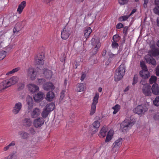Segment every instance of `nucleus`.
I'll return each mask as SVG.
<instances>
[{"label": "nucleus", "instance_id": "1", "mask_svg": "<svg viewBox=\"0 0 159 159\" xmlns=\"http://www.w3.org/2000/svg\"><path fill=\"white\" fill-rule=\"evenodd\" d=\"M157 45L159 47V40L157 42ZM148 54L145 57L147 62L151 64L153 66H156V62L155 60L152 57L156 56L159 54V49L154 48L149 51Z\"/></svg>", "mask_w": 159, "mask_h": 159}, {"label": "nucleus", "instance_id": "2", "mask_svg": "<svg viewBox=\"0 0 159 159\" xmlns=\"http://www.w3.org/2000/svg\"><path fill=\"white\" fill-rule=\"evenodd\" d=\"M55 107V104L53 103H51L47 105L41 113L42 118L43 119L46 118L49 113L54 110Z\"/></svg>", "mask_w": 159, "mask_h": 159}, {"label": "nucleus", "instance_id": "3", "mask_svg": "<svg viewBox=\"0 0 159 159\" xmlns=\"http://www.w3.org/2000/svg\"><path fill=\"white\" fill-rule=\"evenodd\" d=\"M91 43L93 48V53L94 55L95 54L101 47V43L100 42L99 39L97 37H95L92 39Z\"/></svg>", "mask_w": 159, "mask_h": 159}, {"label": "nucleus", "instance_id": "4", "mask_svg": "<svg viewBox=\"0 0 159 159\" xmlns=\"http://www.w3.org/2000/svg\"><path fill=\"white\" fill-rule=\"evenodd\" d=\"M125 73V68L123 65H120L116 70L114 75V80L117 81L120 80L123 77Z\"/></svg>", "mask_w": 159, "mask_h": 159}, {"label": "nucleus", "instance_id": "5", "mask_svg": "<svg viewBox=\"0 0 159 159\" xmlns=\"http://www.w3.org/2000/svg\"><path fill=\"white\" fill-rule=\"evenodd\" d=\"M134 124L132 120L126 119L121 124L120 129L122 132H125L130 129Z\"/></svg>", "mask_w": 159, "mask_h": 159}, {"label": "nucleus", "instance_id": "6", "mask_svg": "<svg viewBox=\"0 0 159 159\" xmlns=\"http://www.w3.org/2000/svg\"><path fill=\"white\" fill-rule=\"evenodd\" d=\"M44 55L42 53L38 54L35 57V61L38 68H42L43 66L44 60Z\"/></svg>", "mask_w": 159, "mask_h": 159}, {"label": "nucleus", "instance_id": "7", "mask_svg": "<svg viewBox=\"0 0 159 159\" xmlns=\"http://www.w3.org/2000/svg\"><path fill=\"white\" fill-rule=\"evenodd\" d=\"M149 105L148 103L139 105L134 108L133 111L134 112L139 114H142L148 109Z\"/></svg>", "mask_w": 159, "mask_h": 159}, {"label": "nucleus", "instance_id": "8", "mask_svg": "<svg viewBox=\"0 0 159 159\" xmlns=\"http://www.w3.org/2000/svg\"><path fill=\"white\" fill-rule=\"evenodd\" d=\"M122 138H120L116 140L112 146L111 152L114 153L118 151L122 145Z\"/></svg>", "mask_w": 159, "mask_h": 159}, {"label": "nucleus", "instance_id": "9", "mask_svg": "<svg viewBox=\"0 0 159 159\" xmlns=\"http://www.w3.org/2000/svg\"><path fill=\"white\" fill-rule=\"evenodd\" d=\"M44 120L42 117H38L34 119L33 122L34 126L36 128L40 127L44 123Z\"/></svg>", "mask_w": 159, "mask_h": 159}, {"label": "nucleus", "instance_id": "10", "mask_svg": "<svg viewBox=\"0 0 159 159\" xmlns=\"http://www.w3.org/2000/svg\"><path fill=\"white\" fill-rule=\"evenodd\" d=\"M27 87L29 91L32 93L37 92L39 90V87L35 84L32 83L29 84L27 85Z\"/></svg>", "mask_w": 159, "mask_h": 159}, {"label": "nucleus", "instance_id": "11", "mask_svg": "<svg viewBox=\"0 0 159 159\" xmlns=\"http://www.w3.org/2000/svg\"><path fill=\"white\" fill-rule=\"evenodd\" d=\"M40 68L39 70V72H43V76L47 80H50L52 77V71L46 69L44 70H42Z\"/></svg>", "mask_w": 159, "mask_h": 159}, {"label": "nucleus", "instance_id": "12", "mask_svg": "<svg viewBox=\"0 0 159 159\" xmlns=\"http://www.w3.org/2000/svg\"><path fill=\"white\" fill-rule=\"evenodd\" d=\"M27 75L30 77L31 80H34L36 79V74L34 69L32 67H30L27 72Z\"/></svg>", "mask_w": 159, "mask_h": 159}, {"label": "nucleus", "instance_id": "13", "mask_svg": "<svg viewBox=\"0 0 159 159\" xmlns=\"http://www.w3.org/2000/svg\"><path fill=\"white\" fill-rule=\"evenodd\" d=\"M22 104L21 102H18L16 103L12 110V113L15 115L18 113L22 107Z\"/></svg>", "mask_w": 159, "mask_h": 159}, {"label": "nucleus", "instance_id": "14", "mask_svg": "<svg viewBox=\"0 0 159 159\" xmlns=\"http://www.w3.org/2000/svg\"><path fill=\"white\" fill-rule=\"evenodd\" d=\"M142 91L143 93L146 96H150L151 94L150 90V86L149 85H145L142 87Z\"/></svg>", "mask_w": 159, "mask_h": 159}, {"label": "nucleus", "instance_id": "15", "mask_svg": "<svg viewBox=\"0 0 159 159\" xmlns=\"http://www.w3.org/2000/svg\"><path fill=\"white\" fill-rule=\"evenodd\" d=\"M100 126V123L99 121H95L92 124L91 127V130L93 134H95L98 131V129Z\"/></svg>", "mask_w": 159, "mask_h": 159}, {"label": "nucleus", "instance_id": "16", "mask_svg": "<svg viewBox=\"0 0 159 159\" xmlns=\"http://www.w3.org/2000/svg\"><path fill=\"white\" fill-rule=\"evenodd\" d=\"M70 35L69 30L66 27L65 28L61 31V38L63 39H66L68 38Z\"/></svg>", "mask_w": 159, "mask_h": 159}, {"label": "nucleus", "instance_id": "17", "mask_svg": "<svg viewBox=\"0 0 159 159\" xmlns=\"http://www.w3.org/2000/svg\"><path fill=\"white\" fill-rule=\"evenodd\" d=\"M41 113L40 109L37 108H34L31 112L30 115L32 118H35L39 116Z\"/></svg>", "mask_w": 159, "mask_h": 159}, {"label": "nucleus", "instance_id": "18", "mask_svg": "<svg viewBox=\"0 0 159 159\" xmlns=\"http://www.w3.org/2000/svg\"><path fill=\"white\" fill-rule=\"evenodd\" d=\"M19 79V78L17 76H13L7 81V83L10 87L17 82Z\"/></svg>", "mask_w": 159, "mask_h": 159}, {"label": "nucleus", "instance_id": "19", "mask_svg": "<svg viewBox=\"0 0 159 159\" xmlns=\"http://www.w3.org/2000/svg\"><path fill=\"white\" fill-rule=\"evenodd\" d=\"M43 88L46 90H53L55 89V87L51 82H48L43 84Z\"/></svg>", "mask_w": 159, "mask_h": 159}, {"label": "nucleus", "instance_id": "20", "mask_svg": "<svg viewBox=\"0 0 159 159\" xmlns=\"http://www.w3.org/2000/svg\"><path fill=\"white\" fill-rule=\"evenodd\" d=\"M44 95L43 92H39L33 97L35 101L38 102L42 100L43 98Z\"/></svg>", "mask_w": 159, "mask_h": 159}, {"label": "nucleus", "instance_id": "21", "mask_svg": "<svg viewBox=\"0 0 159 159\" xmlns=\"http://www.w3.org/2000/svg\"><path fill=\"white\" fill-rule=\"evenodd\" d=\"M22 125L26 127L31 126L32 123V120L30 118H25L21 122Z\"/></svg>", "mask_w": 159, "mask_h": 159}, {"label": "nucleus", "instance_id": "22", "mask_svg": "<svg viewBox=\"0 0 159 159\" xmlns=\"http://www.w3.org/2000/svg\"><path fill=\"white\" fill-rule=\"evenodd\" d=\"M26 6V2L25 1H22L19 5L16 11L19 14H20L22 12Z\"/></svg>", "mask_w": 159, "mask_h": 159}, {"label": "nucleus", "instance_id": "23", "mask_svg": "<svg viewBox=\"0 0 159 159\" xmlns=\"http://www.w3.org/2000/svg\"><path fill=\"white\" fill-rule=\"evenodd\" d=\"M152 93L155 95H159V87L158 84L156 83L154 84L152 86L151 88Z\"/></svg>", "mask_w": 159, "mask_h": 159}, {"label": "nucleus", "instance_id": "24", "mask_svg": "<svg viewBox=\"0 0 159 159\" xmlns=\"http://www.w3.org/2000/svg\"><path fill=\"white\" fill-rule=\"evenodd\" d=\"M7 81L4 80L0 83V93L3 92L4 90L9 87Z\"/></svg>", "mask_w": 159, "mask_h": 159}, {"label": "nucleus", "instance_id": "25", "mask_svg": "<svg viewBox=\"0 0 159 159\" xmlns=\"http://www.w3.org/2000/svg\"><path fill=\"white\" fill-rule=\"evenodd\" d=\"M140 76L144 79L148 78L149 76V73L148 69L142 70L139 72Z\"/></svg>", "mask_w": 159, "mask_h": 159}, {"label": "nucleus", "instance_id": "26", "mask_svg": "<svg viewBox=\"0 0 159 159\" xmlns=\"http://www.w3.org/2000/svg\"><path fill=\"white\" fill-rule=\"evenodd\" d=\"M85 84L83 83H78L76 85V91L77 92H80L84 90Z\"/></svg>", "mask_w": 159, "mask_h": 159}, {"label": "nucleus", "instance_id": "27", "mask_svg": "<svg viewBox=\"0 0 159 159\" xmlns=\"http://www.w3.org/2000/svg\"><path fill=\"white\" fill-rule=\"evenodd\" d=\"M114 134V131L113 130L111 129L108 132L105 140L106 142H108L111 140Z\"/></svg>", "mask_w": 159, "mask_h": 159}, {"label": "nucleus", "instance_id": "28", "mask_svg": "<svg viewBox=\"0 0 159 159\" xmlns=\"http://www.w3.org/2000/svg\"><path fill=\"white\" fill-rule=\"evenodd\" d=\"M54 97V93L52 91H50L47 93L46 99L48 101H51L53 100Z\"/></svg>", "mask_w": 159, "mask_h": 159}, {"label": "nucleus", "instance_id": "29", "mask_svg": "<svg viewBox=\"0 0 159 159\" xmlns=\"http://www.w3.org/2000/svg\"><path fill=\"white\" fill-rule=\"evenodd\" d=\"M26 101L28 106V109L32 108L33 106V101L32 98L29 96H28L26 98Z\"/></svg>", "mask_w": 159, "mask_h": 159}, {"label": "nucleus", "instance_id": "30", "mask_svg": "<svg viewBox=\"0 0 159 159\" xmlns=\"http://www.w3.org/2000/svg\"><path fill=\"white\" fill-rule=\"evenodd\" d=\"M107 129L105 127H103L100 130L98 134V136L100 138L104 137L106 134Z\"/></svg>", "mask_w": 159, "mask_h": 159}, {"label": "nucleus", "instance_id": "31", "mask_svg": "<svg viewBox=\"0 0 159 159\" xmlns=\"http://www.w3.org/2000/svg\"><path fill=\"white\" fill-rule=\"evenodd\" d=\"M22 28V25L20 23H17L13 29V32L14 33L19 32Z\"/></svg>", "mask_w": 159, "mask_h": 159}, {"label": "nucleus", "instance_id": "32", "mask_svg": "<svg viewBox=\"0 0 159 159\" xmlns=\"http://www.w3.org/2000/svg\"><path fill=\"white\" fill-rule=\"evenodd\" d=\"M99 98V94L98 92L95 93V94L94 97L92 100V105H96L98 102V100Z\"/></svg>", "mask_w": 159, "mask_h": 159}, {"label": "nucleus", "instance_id": "33", "mask_svg": "<svg viewBox=\"0 0 159 159\" xmlns=\"http://www.w3.org/2000/svg\"><path fill=\"white\" fill-rule=\"evenodd\" d=\"M92 32V30L90 27H89L85 29L84 31V36L86 38H89L90 34Z\"/></svg>", "mask_w": 159, "mask_h": 159}, {"label": "nucleus", "instance_id": "34", "mask_svg": "<svg viewBox=\"0 0 159 159\" xmlns=\"http://www.w3.org/2000/svg\"><path fill=\"white\" fill-rule=\"evenodd\" d=\"M18 134L22 139H26L28 137L29 134L24 131H19Z\"/></svg>", "mask_w": 159, "mask_h": 159}, {"label": "nucleus", "instance_id": "35", "mask_svg": "<svg viewBox=\"0 0 159 159\" xmlns=\"http://www.w3.org/2000/svg\"><path fill=\"white\" fill-rule=\"evenodd\" d=\"M120 109V107L118 104H116L115 106L112 107V109L114 110L113 114H115L119 111Z\"/></svg>", "mask_w": 159, "mask_h": 159}, {"label": "nucleus", "instance_id": "36", "mask_svg": "<svg viewBox=\"0 0 159 159\" xmlns=\"http://www.w3.org/2000/svg\"><path fill=\"white\" fill-rule=\"evenodd\" d=\"M20 69V68L19 67L13 69L7 72L6 75H9L13 74L19 70Z\"/></svg>", "mask_w": 159, "mask_h": 159}, {"label": "nucleus", "instance_id": "37", "mask_svg": "<svg viewBox=\"0 0 159 159\" xmlns=\"http://www.w3.org/2000/svg\"><path fill=\"white\" fill-rule=\"evenodd\" d=\"M96 105H91V108L90 112V115H93L95 112Z\"/></svg>", "mask_w": 159, "mask_h": 159}, {"label": "nucleus", "instance_id": "38", "mask_svg": "<svg viewBox=\"0 0 159 159\" xmlns=\"http://www.w3.org/2000/svg\"><path fill=\"white\" fill-rule=\"evenodd\" d=\"M118 41V40H116L115 41H112L111 44V47L112 48L115 49L118 48L119 45L117 42Z\"/></svg>", "mask_w": 159, "mask_h": 159}, {"label": "nucleus", "instance_id": "39", "mask_svg": "<svg viewBox=\"0 0 159 159\" xmlns=\"http://www.w3.org/2000/svg\"><path fill=\"white\" fill-rule=\"evenodd\" d=\"M157 80V77L155 76H152L149 80V82L150 84H152L156 82Z\"/></svg>", "mask_w": 159, "mask_h": 159}, {"label": "nucleus", "instance_id": "40", "mask_svg": "<svg viewBox=\"0 0 159 159\" xmlns=\"http://www.w3.org/2000/svg\"><path fill=\"white\" fill-rule=\"evenodd\" d=\"M129 17V16H121L119 18L118 20L120 21H125L127 20Z\"/></svg>", "mask_w": 159, "mask_h": 159}, {"label": "nucleus", "instance_id": "41", "mask_svg": "<svg viewBox=\"0 0 159 159\" xmlns=\"http://www.w3.org/2000/svg\"><path fill=\"white\" fill-rule=\"evenodd\" d=\"M6 56V52L4 51H2L0 52V60L3 59Z\"/></svg>", "mask_w": 159, "mask_h": 159}, {"label": "nucleus", "instance_id": "42", "mask_svg": "<svg viewBox=\"0 0 159 159\" xmlns=\"http://www.w3.org/2000/svg\"><path fill=\"white\" fill-rule=\"evenodd\" d=\"M154 104L158 106H159V96L157 97L153 101Z\"/></svg>", "mask_w": 159, "mask_h": 159}, {"label": "nucleus", "instance_id": "43", "mask_svg": "<svg viewBox=\"0 0 159 159\" xmlns=\"http://www.w3.org/2000/svg\"><path fill=\"white\" fill-rule=\"evenodd\" d=\"M138 77L137 75H135L134 77L133 80L132 85H134L136 84L138 82Z\"/></svg>", "mask_w": 159, "mask_h": 159}, {"label": "nucleus", "instance_id": "44", "mask_svg": "<svg viewBox=\"0 0 159 159\" xmlns=\"http://www.w3.org/2000/svg\"><path fill=\"white\" fill-rule=\"evenodd\" d=\"M140 66L142 70L148 69L145 65V62L143 61H140Z\"/></svg>", "mask_w": 159, "mask_h": 159}, {"label": "nucleus", "instance_id": "45", "mask_svg": "<svg viewBox=\"0 0 159 159\" xmlns=\"http://www.w3.org/2000/svg\"><path fill=\"white\" fill-rule=\"evenodd\" d=\"M154 12L159 16V6L156 7L153 9Z\"/></svg>", "mask_w": 159, "mask_h": 159}, {"label": "nucleus", "instance_id": "46", "mask_svg": "<svg viewBox=\"0 0 159 159\" xmlns=\"http://www.w3.org/2000/svg\"><path fill=\"white\" fill-rule=\"evenodd\" d=\"M129 0H119V3L121 5H124L126 4Z\"/></svg>", "mask_w": 159, "mask_h": 159}, {"label": "nucleus", "instance_id": "47", "mask_svg": "<svg viewBox=\"0 0 159 159\" xmlns=\"http://www.w3.org/2000/svg\"><path fill=\"white\" fill-rule=\"evenodd\" d=\"M37 80V83L39 85L42 84L45 81V80L43 79H38Z\"/></svg>", "mask_w": 159, "mask_h": 159}, {"label": "nucleus", "instance_id": "48", "mask_svg": "<svg viewBox=\"0 0 159 159\" xmlns=\"http://www.w3.org/2000/svg\"><path fill=\"white\" fill-rule=\"evenodd\" d=\"M29 132L32 134H34L36 133V131L33 127H31L29 129Z\"/></svg>", "mask_w": 159, "mask_h": 159}, {"label": "nucleus", "instance_id": "49", "mask_svg": "<svg viewBox=\"0 0 159 159\" xmlns=\"http://www.w3.org/2000/svg\"><path fill=\"white\" fill-rule=\"evenodd\" d=\"M123 27V25L121 23H118L116 25L117 29H120Z\"/></svg>", "mask_w": 159, "mask_h": 159}, {"label": "nucleus", "instance_id": "50", "mask_svg": "<svg viewBox=\"0 0 159 159\" xmlns=\"http://www.w3.org/2000/svg\"><path fill=\"white\" fill-rule=\"evenodd\" d=\"M117 55V54H114L111 52L109 53V57L111 58L115 57Z\"/></svg>", "mask_w": 159, "mask_h": 159}, {"label": "nucleus", "instance_id": "51", "mask_svg": "<svg viewBox=\"0 0 159 159\" xmlns=\"http://www.w3.org/2000/svg\"><path fill=\"white\" fill-rule=\"evenodd\" d=\"M25 85L24 83H19L18 85L19 89H23Z\"/></svg>", "mask_w": 159, "mask_h": 159}, {"label": "nucleus", "instance_id": "52", "mask_svg": "<svg viewBox=\"0 0 159 159\" xmlns=\"http://www.w3.org/2000/svg\"><path fill=\"white\" fill-rule=\"evenodd\" d=\"M113 40L114 41L116 40H118L119 41V35L116 34L114 35L113 37Z\"/></svg>", "mask_w": 159, "mask_h": 159}, {"label": "nucleus", "instance_id": "53", "mask_svg": "<svg viewBox=\"0 0 159 159\" xmlns=\"http://www.w3.org/2000/svg\"><path fill=\"white\" fill-rule=\"evenodd\" d=\"M140 83L141 85H143V86H144L145 85H148V84L147 83L146 81H145V80H142L140 82Z\"/></svg>", "mask_w": 159, "mask_h": 159}, {"label": "nucleus", "instance_id": "54", "mask_svg": "<svg viewBox=\"0 0 159 159\" xmlns=\"http://www.w3.org/2000/svg\"><path fill=\"white\" fill-rule=\"evenodd\" d=\"M7 159H16L14 154H11L9 155L7 157Z\"/></svg>", "mask_w": 159, "mask_h": 159}, {"label": "nucleus", "instance_id": "55", "mask_svg": "<svg viewBox=\"0 0 159 159\" xmlns=\"http://www.w3.org/2000/svg\"><path fill=\"white\" fill-rule=\"evenodd\" d=\"M149 1V0H144V2L143 3V7L145 8L147 7V4Z\"/></svg>", "mask_w": 159, "mask_h": 159}, {"label": "nucleus", "instance_id": "56", "mask_svg": "<svg viewBox=\"0 0 159 159\" xmlns=\"http://www.w3.org/2000/svg\"><path fill=\"white\" fill-rule=\"evenodd\" d=\"M155 120H159V113H157L155 114L153 117Z\"/></svg>", "mask_w": 159, "mask_h": 159}, {"label": "nucleus", "instance_id": "57", "mask_svg": "<svg viewBox=\"0 0 159 159\" xmlns=\"http://www.w3.org/2000/svg\"><path fill=\"white\" fill-rule=\"evenodd\" d=\"M156 73L157 76H159V66H157L156 68Z\"/></svg>", "mask_w": 159, "mask_h": 159}, {"label": "nucleus", "instance_id": "58", "mask_svg": "<svg viewBox=\"0 0 159 159\" xmlns=\"http://www.w3.org/2000/svg\"><path fill=\"white\" fill-rule=\"evenodd\" d=\"M16 144V142L14 141H12L11 143H10L9 145L10 147L14 146Z\"/></svg>", "mask_w": 159, "mask_h": 159}, {"label": "nucleus", "instance_id": "59", "mask_svg": "<svg viewBox=\"0 0 159 159\" xmlns=\"http://www.w3.org/2000/svg\"><path fill=\"white\" fill-rule=\"evenodd\" d=\"M86 77V74L83 73L82 75L80 80L82 81H83Z\"/></svg>", "mask_w": 159, "mask_h": 159}, {"label": "nucleus", "instance_id": "60", "mask_svg": "<svg viewBox=\"0 0 159 159\" xmlns=\"http://www.w3.org/2000/svg\"><path fill=\"white\" fill-rule=\"evenodd\" d=\"M136 11V9H133L132 10V11H131V13H130V15H129V16H130L131 15H132V14H133L134 13H135Z\"/></svg>", "mask_w": 159, "mask_h": 159}, {"label": "nucleus", "instance_id": "61", "mask_svg": "<svg viewBox=\"0 0 159 159\" xmlns=\"http://www.w3.org/2000/svg\"><path fill=\"white\" fill-rule=\"evenodd\" d=\"M9 149L8 147L7 146L3 148V150L4 151H6L8 150Z\"/></svg>", "mask_w": 159, "mask_h": 159}, {"label": "nucleus", "instance_id": "62", "mask_svg": "<svg viewBox=\"0 0 159 159\" xmlns=\"http://www.w3.org/2000/svg\"><path fill=\"white\" fill-rule=\"evenodd\" d=\"M155 4L156 5H159V0H155Z\"/></svg>", "mask_w": 159, "mask_h": 159}, {"label": "nucleus", "instance_id": "63", "mask_svg": "<svg viewBox=\"0 0 159 159\" xmlns=\"http://www.w3.org/2000/svg\"><path fill=\"white\" fill-rule=\"evenodd\" d=\"M129 89V86H127V87H126L125 89L124 90V92H126L128 91Z\"/></svg>", "mask_w": 159, "mask_h": 159}, {"label": "nucleus", "instance_id": "64", "mask_svg": "<svg viewBox=\"0 0 159 159\" xmlns=\"http://www.w3.org/2000/svg\"><path fill=\"white\" fill-rule=\"evenodd\" d=\"M98 91L99 92H101L102 90V88L101 87H99L98 89Z\"/></svg>", "mask_w": 159, "mask_h": 159}]
</instances>
